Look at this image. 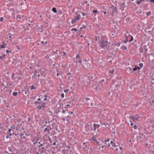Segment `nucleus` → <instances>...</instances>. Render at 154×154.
Wrapping results in <instances>:
<instances>
[{"label":"nucleus","instance_id":"57","mask_svg":"<svg viewBox=\"0 0 154 154\" xmlns=\"http://www.w3.org/2000/svg\"><path fill=\"white\" fill-rule=\"evenodd\" d=\"M44 97H45V98H46L47 97H48V96L46 95H45L44 96Z\"/></svg>","mask_w":154,"mask_h":154},{"label":"nucleus","instance_id":"33","mask_svg":"<svg viewBox=\"0 0 154 154\" xmlns=\"http://www.w3.org/2000/svg\"><path fill=\"white\" fill-rule=\"evenodd\" d=\"M5 56V55H3V56L0 57V59H3L5 58L4 56Z\"/></svg>","mask_w":154,"mask_h":154},{"label":"nucleus","instance_id":"63","mask_svg":"<svg viewBox=\"0 0 154 154\" xmlns=\"http://www.w3.org/2000/svg\"><path fill=\"white\" fill-rule=\"evenodd\" d=\"M123 5L125 6V3H123Z\"/></svg>","mask_w":154,"mask_h":154},{"label":"nucleus","instance_id":"54","mask_svg":"<svg viewBox=\"0 0 154 154\" xmlns=\"http://www.w3.org/2000/svg\"><path fill=\"white\" fill-rule=\"evenodd\" d=\"M44 100L45 101H46L47 100V98H45L44 99Z\"/></svg>","mask_w":154,"mask_h":154},{"label":"nucleus","instance_id":"7","mask_svg":"<svg viewBox=\"0 0 154 154\" xmlns=\"http://www.w3.org/2000/svg\"><path fill=\"white\" fill-rule=\"evenodd\" d=\"M110 9L112 11V15L114 13H116L117 12V9L116 7H114L112 6L110 8Z\"/></svg>","mask_w":154,"mask_h":154},{"label":"nucleus","instance_id":"12","mask_svg":"<svg viewBox=\"0 0 154 154\" xmlns=\"http://www.w3.org/2000/svg\"><path fill=\"white\" fill-rule=\"evenodd\" d=\"M127 38H131V39L129 41V42H131L132 41H133V37H132V36L131 35H128L127 36Z\"/></svg>","mask_w":154,"mask_h":154},{"label":"nucleus","instance_id":"55","mask_svg":"<svg viewBox=\"0 0 154 154\" xmlns=\"http://www.w3.org/2000/svg\"><path fill=\"white\" fill-rule=\"evenodd\" d=\"M109 141V140H105V142H108Z\"/></svg>","mask_w":154,"mask_h":154},{"label":"nucleus","instance_id":"19","mask_svg":"<svg viewBox=\"0 0 154 154\" xmlns=\"http://www.w3.org/2000/svg\"><path fill=\"white\" fill-rule=\"evenodd\" d=\"M6 46V44H4L2 45H1L0 48H5Z\"/></svg>","mask_w":154,"mask_h":154},{"label":"nucleus","instance_id":"4","mask_svg":"<svg viewBox=\"0 0 154 154\" xmlns=\"http://www.w3.org/2000/svg\"><path fill=\"white\" fill-rule=\"evenodd\" d=\"M130 120H132V121L134 122L136 120H138L140 117L138 115H136L135 116H129Z\"/></svg>","mask_w":154,"mask_h":154},{"label":"nucleus","instance_id":"3","mask_svg":"<svg viewBox=\"0 0 154 154\" xmlns=\"http://www.w3.org/2000/svg\"><path fill=\"white\" fill-rule=\"evenodd\" d=\"M76 59L74 60V63H75L76 64L75 65V67L77 68H79V66H78V63H79V61L80 60V56L79 54H78L76 56Z\"/></svg>","mask_w":154,"mask_h":154},{"label":"nucleus","instance_id":"13","mask_svg":"<svg viewBox=\"0 0 154 154\" xmlns=\"http://www.w3.org/2000/svg\"><path fill=\"white\" fill-rule=\"evenodd\" d=\"M26 134H25V133H21L20 134V136L21 138H25V137L26 136Z\"/></svg>","mask_w":154,"mask_h":154},{"label":"nucleus","instance_id":"20","mask_svg":"<svg viewBox=\"0 0 154 154\" xmlns=\"http://www.w3.org/2000/svg\"><path fill=\"white\" fill-rule=\"evenodd\" d=\"M79 63L78 64V65L80 67V66H82V61L80 60L79 61Z\"/></svg>","mask_w":154,"mask_h":154},{"label":"nucleus","instance_id":"38","mask_svg":"<svg viewBox=\"0 0 154 154\" xmlns=\"http://www.w3.org/2000/svg\"><path fill=\"white\" fill-rule=\"evenodd\" d=\"M87 64L88 66V68H90V67L91 66V65L89 63H87Z\"/></svg>","mask_w":154,"mask_h":154},{"label":"nucleus","instance_id":"62","mask_svg":"<svg viewBox=\"0 0 154 154\" xmlns=\"http://www.w3.org/2000/svg\"><path fill=\"white\" fill-rule=\"evenodd\" d=\"M101 81H102V82H104V79H102V80H101Z\"/></svg>","mask_w":154,"mask_h":154},{"label":"nucleus","instance_id":"27","mask_svg":"<svg viewBox=\"0 0 154 154\" xmlns=\"http://www.w3.org/2000/svg\"><path fill=\"white\" fill-rule=\"evenodd\" d=\"M32 142L33 143V144L34 145L36 144L37 143V140L34 141V140H33L32 141Z\"/></svg>","mask_w":154,"mask_h":154},{"label":"nucleus","instance_id":"15","mask_svg":"<svg viewBox=\"0 0 154 154\" xmlns=\"http://www.w3.org/2000/svg\"><path fill=\"white\" fill-rule=\"evenodd\" d=\"M110 144L112 147H115L117 146L115 145V143H114L112 141H110Z\"/></svg>","mask_w":154,"mask_h":154},{"label":"nucleus","instance_id":"25","mask_svg":"<svg viewBox=\"0 0 154 154\" xmlns=\"http://www.w3.org/2000/svg\"><path fill=\"white\" fill-rule=\"evenodd\" d=\"M34 103H35V104H36V106H38V104H39L40 103L39 102H38V101H35L34 102Z\"/></svg>","mask_w":154,"mask_h":154},{"label":"nucleus","instance_id":"2","mask_svg":"<svg viewBox=\"0 0 154 154\" xmlns=\"http://www.w3.org/2000/svg\"><path fill=\"white\" fill-rule=\"evenodd\" d=\"M11 77L13 80L15 81L16 80L17 81H18L19 80L22 78L21 76L19 75H17L15 76L14 74L13 73L12 74Z\"/></svg>","mask_w":154,"mask_h":154},{"label":"nucleus","instance_id":"41","mask_svg":"<svg viewBox=\"0 0 154 154\" xmlns=\"http://www.w3.org/2000/svg\"><path fill=\"white\" fill-rule=\"evenodd\" d=\"M31 89H35V88L34 87V85H32L31 87Z\"/></svg>","mask_w":154,"mask_h":154},{"label":"nucleus","instance_id":"53","mask_svg":"<svg viewBox=\"0 0 154 154\" xmlns=\"http://www.w3.org/2000/svg\"><path fill=\"white\" fill-rule=\"evenodd\" d=\"M103 13L104 14H106V11H103Z\"/></svg>","mask_w":154,"mask_h":154},{"label":"nucleus","instance_id":"37","mask_svg":"<svg viewBox=\"0 0 154 154\" xmlns=\"http://www.w3.org/2000/svg\"><path fill=\"white\" fill-rule=\"evenodd\" d=\"M35 74H34V75H33V77H34V78H35V76H36V74L37 73V71H35Z\"/></svg>","mask_w":154,"mask_h":154},{"label":"nucleus","instance_id":"11","mask_svg":"<svg viewBox=\"0 0 154 154\" xmlns=\"http://www.w3.org/2000/svg\"><path fill=\"white\" fill-rule=\"evenodd\" d=\"M8 133L9 135L11 136L12 135L14 134V131L13 130H12L11 129H9L8 130Z\"/></svg>","mask_w":154,"mask_h":154},{"label":"nucleus","instance_id":"23","mask_svg":"<svg viewBox=\"0 0 154 154\" xmlns=\"http://www.w3.org/2000/svg\"><path fill=\"white\" fill-rule=\"evenodd\" d=\"M137 69H140V68L139 67H135V68H134L133 69V70L134 71H135L136 70H137Z\"/></svg>","mask_w":154,"mask_h":154},{"label":"nucleus","instance_id":"39","mask_svg":"<svg viewBox=\"0 0 154 154\" xmlns=\"http://www.w3.org/2000/svg\"><path fill=\"white\" fill-rule=\"evenodd\" d=\"M49 140L50 141V143H51L52 142V141L50 137H49Z\"/></svg>","mask_w":154,"mask_h":154},{"label":"nucleus","instance_id":"32","mask_svg":"<svg viewBox=\"0 0 154 154\" xmlns=\"http://www.w3.org/2000/svg\"><path fill=\"white\" fill-rule=\"evenodd\" d=\"M71 31H77V29L75 28H73L71 30Z\"/></svg>","mask_w":154,"mask_h":154},{"label":"nucleus","instance_id":"48","mask_svg":"<svg viewBox=\"0 0 154 154\" xmlns=\"http://www.w3.org/2000/svg\"><path fill=\"white\" fill-rule=\"evenodd\" d=\"M43 146V145L42 144H41L40 145H39V146H38V147H41V146Z\"/></svg>","mask_w":154,"mask_h":154},{"label":"nucleus","instance_id":"21","mask_svg":"<svg viewBox=\"0 0 154 154\" xmlns=\"http://www.w3.org/2000/svg\"><path fill=\"white\" fill-rule=\"evenodd\" d=\"M52 11L54 12L55 13H56L57 12V11L55 8L54 7L52 9Z\"/></svg>","mask_w":154,"mask_h":154},{"label":"nucleus","instance_id":"52","mask_svg":"<svg viewBox=\"0 0 154 154\" xmlns=\"http://www.w3.org/2000/svg\"><path fill=\"white\" fill-rule=\"evenodd\" d=\"M116 150L117 151H118V150H119L118 148H116Z\"/></svg>","mask_w":154,"mask_h":154},{"label":"nucleus","instance_id":"5","mask_svg":"<svg viewBox=\"0 0 154 154\" xmlns=\"http://www.w3.org/2000/svg\"><path fill=\"white\" fill-rule=\"evenodd\" d=\"M46 104L45 103H42L41 105H38L37 106V108L38 109H44L45 108Z\"/></svg>","mask_w":154,"mask_h":154},{"label":"nucleus","instance_id":"36","mask_svg":"<svg viewBox=\"0 0 154 154\" xmlns=\"http://www.w3.org/2000/svg\"><path fill=\"white\" fill-rule=\"evenodd\" d=\"M4 20V19L3 17H1L0 18V21L1 22H2V21H3Z\"/></svg>","mask_w":154,"mask_h":154},{"label":"nucleus","instance_id":"30","mask_svg":"<svg viewBox=\"0 0 154 154\" xmlns=\"http://www.w3.org/2000/svg\"><path fill=\"white\" fill-rule=\"evenodd\" d=\"M146 15L147 16H149L151 14V12L150 11H149L148 12L146 13Z\"/></svg>","mask_w":154,"mask_h":154},{"label":"nucleus","instance_id":"56","mask_svg":"<svg viewBox=\"0 0 154 154\" xmlns=\"http://www.w3.org/2000/svg\"><path fill=\"white\" fill-rule=\"evenodd\" d=\"M56 144V142H54V143H53V145H55Z\"/></svg>","mask_w":154,"mask_h":154},{"label":"nucleus","instance_id":"1","mask_svg":"<svg viewBox=\"0 0 154 154\" xmlns=\"http://www.w3.org/2000/svg\"><path fill=\"white\" fill-rule=\"evenodd\" d=\"M108 42L107 41H104L101 40L100 42V48L103 49H105L107 48L108 49L109 47H108Z\"/></svg>","mask_w":154,"mask_h":154},{"label":"nucleus","instance_id":"18","mask_svg":"<svg viewBox=\"0 0 154 154\" xmlns=\"http://www.w3.org/2000/svg\"><path fill=\"white\" fill-rule=\"evenodd\" d=\"M125 37L126 38V40H124L123 42L124 43H126L128 42V38L127 36L126 35H125Z\"/></svg>","mask_w":154,"mask_h":154},{"label":"nucleus","instance_id":"6","mask_svg":"<svg viewBox=\"0 0 154 154\" xmlns=\"http://www.w3.org/2000/svg\"><path fill=\"white\" fill-rule=\"evenodd\" d=\"M46 128L44 129V132L46 136L49 134L50 131L51 130V128Z\"/></svg>","mask_w":154,"mask_h":154},{"label":"nucleus","instance_id":"44","mask_svg":"<svg viewBox=\"0 0 154 154\" xmlns=\"http://www.w3.org/2000/svg\"><path fill=\"white\" fill-rule=\"evenodd\" d=\"M133 122L132 121H130V122H131V123L130 124V125L131 126H132L134 124L133 123H132V122Z\"/></svg>","mask_w":154,"mask_h":154},{"label":"nucleus","instance_id":"9","mask_svg":"<svg viewBox=\"0 0 154 154\" xmlns=\"http://www.w3.org/2000/svg\"><path fill=\"white\" fill-rule=\"evenodd\" d=\"M100 125L98 124H95L93 125L94 128V131H95L97 128H98Z\"/></svg>","mask_w":154,"mask_h":154},{"label":"nucleus","instance_id":"28","mask_svg":"<svg viewBox=\"0 0 154 154\" xmlns=\"http://www.w3.org/2000/svg\"><path fill=\"white\" fill-rule=\"evenodd\" d=\"M8 38L9 39V40L11 39V34L10 33L8 34Z\"/></svg>","mask_w":154,"mask_h":154},{"label":"nucleus","instance_id":"35","mask_svg":"<svg viewBox=\"0 0 154 154\" xmlns=\"http://www.w3.org/2000/svg\"><path fill=\"white\" fill-rule=\"evenodd\" d=\"M133 128H134V129H137V125H134V127H133Z\"/></svg>","mask_w":154,"mask_h":154},{"label":"nucleus","instance_id":"46","mask_svg":"<svg viewBox=\"0 0 154 154\" xmlns=\"http://www.w3.org/2000/svg\"><path fill=\"white\" fill-rule=\"evenodd\" d=\"M85 26H82V27H81L80 29H82L83 28H85Z\"/></svg>","mask_w":154,"mask_h":154},{"label":"nucleus","instance_id":"43","mask_svg":"<svg viewBox=\"0 0 154 154\" xmlns=\"http://www.w3.org/2000/svg\"><path fill=\"white\" fill-rule=\"evenodd\" d=\"M6 52L7 53H8L9 52H10L11 53V51H9L8 50H6Z\"/></svg>","mask_w":154,"mask_h":154},{"label":"nucleus","instance_id":"50","mask_svg":"<svg viewBox=\"0 0 154 154\" xmlns=\"http://www.w3.org/2000/svg\"><path fill=\"white\" fill-rule=\"evenodd\" d=\"M150 1L154 3V0H150Z\"/></svg>","mask_w":154,"mask_h":154},{"label":"nucleus","instance_id":"26","mask_svg":"<svg viewBox=\"0 0 154 154\" xmlns=\"http://www.w3.org/2000/svg\"><path fill=\"white\" fill-rule=\"evenodd\" d=\"M17 92H14L13 93V95L14 96H16L17 94Z\"/></svg>","mask_w":154,"mask_h":154},{"label":"nucleus","instance_id":"45","mask_svg":"<svg viewBox=\"0 0 154 154\" xmlns=\"http://www.w3.org/2000/svg\"><path fill=\"white\" fill-rule=\"evenodd\" d=\"M62 113L63 114H64L65 113V110H63L62 111Z\"/></svg>","mask_w":154,"mask_h":154},{"label":"nucleus","instance_id":"31","mask_svg":"<svg viewBox=\"0 0 154 154\" xmlns=\"http://www.w3.org/2000/svg\"><path fill=\"white\" fill-rule=\"evenodd\" d=\"M93 12L94 13H97L98 14L99 13L97 11V10H94L93 11Z\"/></svg>","mask_w":154,"mask_h":154},{"label":"nucleus","instance_id":"61","mask_svg":"<svg viewBox=\"0 0 154 154\" xmlns=\"http://www.w3.org/2000/svg\"><path fill=\"white\" fill-rule=\"evenodd\" d=\"M81 37H83V35H82L80 36Z\"/></svg>","mask_w":154,"mask_h":154},{"label":"nucleus","instance_id":"14","mask_svg":"<svg viewBox=\"0 0 154 154\" xmlns=\"http://www.w3.org/2000/svg\"><path fill=\"white\" fill-rule=\"evenodd\" d=\"M121 49L123 50H126L127 49V47L126 45H123L121 47Z\"/></svg>","mask_w":154,"mask_h":154},{"label":"nucleus","instance_id":"47","mask_svg":"<svg viewBox=\"0 0 154 154\" xmlns=\"http://www.w3.org/2000/svg\"><path fill=\"white\" fill-rule=\"evenodd\" d=\"M42 151L41 152V153H42L43 152V151L44 150V149H45V148L44 147H43L42 148Z\"/></svg>","mask_w":154,"mask_h":154},{"label":"nucleus","instance_id":"8","mask_svg":"<svg viewBox=\"0 0 154 154\" xmlns=\"http://www.w3.org/2000/svg\"><path fill=\"white\" fill-rule=\"evenodd\" d=\"M80 19V17L79 16H77L75 18L73 19L71 23L72 24H73L76 22L77 20H79Z\"/></svg>","mask_w":154,"mask_h":154},{"label":"nucleus","instance_id":"59","mask_svg":"<svg viewBox=\"0 0 154 154\" xmlns=\"http://www.w3.org/2000/svg\"><path fill=\"white\" fill-rule=\"evenodd\" d=\"M38 100H41V99L40 98H38Z\"/></svg>","mask_w":154,"mask_h":154},{"label":"nucleus","instance_id":"60","mask_svg":"<svg viewBox=\"0 0 154 154\" xmlns=\"http://www.w3.org/2000/svg\"><path fill=\"white\" fill-rule=\"evenodd\" d=\"M64 55H66V53L65 52H64L63 53Z\"/></svg>","mask_w":154,"mask_h":154},{"label":"nucleus","instance_id":"17","mask_svg":"<svg viewBox=\"0 0 154 154\" xmlns=\"http://www.w3.org/2000/svg\"><path fill=\"white\" fill-rule=\"evenodd\" d=\"M144 1L145 0H140V1H138L136 3L137 5H140L141 2Z\"/></svg>","mask_w":154,"mask_h":154},{"label":"nucleus","instance_id":"42","mask_svg":"<svg viewBox=\"0 0 154 154\" xmlns=\"http://www.w3.org/2000/svg\"><path fill=\"white\" fill-rule=\"evenodd\" d=\"M69 91V90H64V92L65 93H67Z\"/></svg>","mask_w":154,"mask_h":154},{"label":"nucleus","instance_id":"49","mask_svg":"<svg viewBox=\"0 0 154 154\" xmlns=\"http://www.w3.org/2000/svg\"><path fill=\"white\" fill-rule=\"evenodd\" d=\"M119 149L120 150H122V148L121 147H119Z\"/></svg>","mask_w":154,"mask_h":154},{"label":"nucleus","instance_id":"24","mask_svg":"<svg viewBox=\"0 0 154 154\" xmlns=\"http://www.w3.org/2000/svg\"><path fill=\"white\" fill-rule=\"evenodd\" d=\"M139 66L140 67H139V68H140V69L141 68H142L143 66V64L141 63H139Z\"/></svg>","mask_w":154,"mask_h":154},{"label":"nucleus","instance_id":"64","mask_svg":"<svg viewBox=\"0 0 154 154\" xmlns=\"http://www.w3.org/2000/svg\"><path fill=\"white\" fill-rule=\"evenodd\" d=\"M69 106V104H67V105H66V106Z\"/></svg>","mask_w":154,"mask_h":154},{"label":"nucleus","instance_id":"58","mask_svg":"<svg viewBox=\"0 0 154 154\" xmlns=\"http://www.w3.org/2000/svg\"><path fill=\"white\" fill-rule=\"evenodd\" d=\"M85 99L86 100H89L90 99L89 98H85Z\"/></svg>","mask_w":154,"mask_h":154},{"label":"nucleus","instance_id":"16","mask_svg":"<svg viewBox=\"0 0 154 154\" xmlns=\"http://www.w3.org/2000/svg\"><path fill=\"white\" fill-rule=\"evenodd\" d=\"M23 17V16H22V15H17V17H16V18L17 19H22V17Z\"/></svg>","mask_w":154,"mask_h":154},{"label":"nucleus","instance_id":"10","mask_svg":"<svg viewBox=\"0 0 154 154\" xmlns=\"http://www.w3.org/2000/svg\"><path fill=\"white\" fill-rule=\"evenodd\" d=\"M1 88L2 91H3L4 92H5L7 91V87L6 86H4V84L2 86Z\"/></svg>","mask_w":154,"mask_h":154},{"label":"nucleus","instance_id":"22","mask_svg":"<svg viewBox=\"0 0 154 154\" xmlns=\"http://www.w3.org/2000/svg\"><path fill=\"white\" fill-rule=\"evenodd\" d=\"M114 72V71L113 69L110 70H109V73L110 74H113Z\"/></svg>","mask_w":154,"mask_h":154},{"label":"nucleus","instance_id":"40","mask_svg":"<svg viewBox=\"0 0 154 154\" xmlns=\"http://www.w3.org/2000/svg\"><path fill=\"white\" fill-rule=\"evenodd\" d=\"M61 96L62 98H63L64 97V94L63 93L61 95Z\"/></svg>","mask_w":154,"mask_h":154},{"label":"nucleus","instance_id":"34","mask_svg":"<svg viewBox=\"0 0 154 154\" xmlns=\"http://www.w3.org/2000/svg\"><path fill=\"white\" fill-rule=\"evenodd\" d=\"M120 44L119 43H117L115 45V46H117L118 47L119 46H120Z\"/></svg>","mask_w":154,"mask_h":154},{"label":"nucleus","instance_id":"51","mask_svg":"<svg viewBox=\"0 0 154 154\" xmlns=\"http://www.w3.org/2000/svg\"><path fill=\"white\" fill-rule=\"evenodd\" d=\"M82 15L83 16H85V13L83 12L82 13Z\"/></svg>","mask_w":154,"mask_h":154},{"label":"nucleus","instance_id":"29","mask_svg":"<svg viewBox=\"0 0 154 154\" xmlns=\"http://www.w3.org/2000/svg\"><path fill=\"white\" fill-rule=\"evenodd\" d=\"M25 94H26L27 93H29V91L28 89H27V90H26L25 89Z\"/></svg>","mask_w":154,"mask_h":154}]
</instances>
